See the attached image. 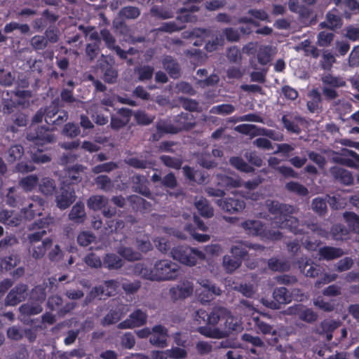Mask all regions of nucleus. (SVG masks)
Returning a JSON list of instances; mask_svg holds the SVG:
<instances>
[{"instance_id":"11","label":"nucleus","mask_w":359,"mask_h":359,"mask_svg":"<svg viewBox=\"0 0 359 359\" xmlns=\"http://www.w3.org/2000/svg\"><path fill=\"white\" fill-rule=\"evenodd\" d=\"M147 315L140 309H137L130 314L128 318L118 325L119 329H132L146 323Z\"/></svg>"},{"instance_id":"40","label":"nucleus","mask_w":359,"mask_h":359,"mask_svg":"<svg viewBox=\"0 0 359 359\" xmlns=\"http://www.w3.org/2000/svg\"><path fill=\"white\" fill-rule=\"evenodd\" d=\"M108 204V199L102 196H93L87 201L89 208L97 210L106 208Z\"/></svg>"},{"instance_id":"35","label":"nucleus","mask_w":359,"mask_h":359,"mask_svg":"<svg viewBox=\"0 0 359 359\" xmlns=\"http://www.w3.org/2000/svg\"><path fill=\"white\" fill-rule=\"evenodd\" d=\"M39 183V178L35 175H27L20 180L18 184L25 191H32Z\"/></svg>"},{"instance_id":"60","label":"nucleus","mask_w":359,"mask_h":359,"mask_svg":"<svg viewBox=\"0 0 359 359\" xmlns=\"http://www.w3.org/2000/svg\"><path fill=\"white\" fill-rule=\"evenodd\" d=\"M133 179L134 183L140 182V184L139 186L134 187L135 191L140 193L142 195L148 196L150 194V193L149 189L144 185V182L146 181L144 177L140 176H135L133 177Z\"/></svg>"},{"instance_id":"27","label":"nucleus","mask_w":359,"mask_h":359,"mask_svg":"<svg viewBox=\"0 0 359 359\" xmlns=\"http://www.w3.org/2000/svg\"><path fill=\"white\" fill-rule=\"evenodd\" d=\"M86 212L84 209V205L81 203H76L72 208L69 214V219L74 221L76 223H82L86 219Z\"/></svg>"},{"instance_id":"53","label":"nucleus","mask_w":359,"mask_h":359,"mask_svg":"<svg viewBox=\"0 0 359 359\" xmlns=\"http://www.w3.org/2000/svg\"><path fill=\"white\" fill-rule=\"evenodd\" d=\"M20 262V259L16 255H11L2 259L0 262V267L9 271L16 266Z\"/></svg>"},{"instance_id":"29","label":"nucleus","mask_w":359,"mask_h":359,"mask_svg":"<svg viewBox=\"0 0 359 359\" xmlns=\"http://www.w3.org/2000/svg\"><path fill=\"white\" fill-rule=\"evenodd\" d=\"M274 51L271 46H260L258 49L257 57L258 62L262 65H266L271 60Z\"/></svg>"},{"instance_id":"18","label":"nucleus","mask_w":359,"mask_h":359,"mask_svg":"<svg viewBox=\"0 0 359 359\" xmlns=\"http://www.w3.org/2000/svg\"><path fill=\"white\" fill-rule=\"evenodd\" d=\"M27 287L25 285H19L15 287L8 294L6 298V304L8 306H15L24 300L26 297V291Z\"/></svg>"},{"instance_id":"3","label":"nucleus","mask_w":359,"mask_h":359,"mask_svg":"<svg viewBox=\"0 0 359 359\" xmlns=\"http://www.w3.org/2000/svg\"><path fill=\"white\" fill-rule=\"evenodd\" d=\"M266 205L269 211L275 215L271 223L273 227L288 228L294 233L299 231L297 230L298 219L292 216L297 212V209L294 207L270 200L266 201Z\"/></svg>"},{"instance_id":"22","label":"nucleus","mask_w":359,"mask_h":359,"mask_svg":"<svg viewBox=\"0 0 359 359\" xmlns=\"http://www.w3.org/2000/svg\"><path fill=\"white\" fill-rule=\"evenodd\" d=\"M330 172L336 180L340 181L345 185H350L353 182L352 174L346 169L334 166L330 168Z\"/></svg>"},{"instance_id":"48","label":"nucleus","mask_w":359,"mask_h":359,"mask_svg":"<svg viewBox=\"0 0 359 359\" xmlns=\"http://www.w3.org/2000/svg\"><path fill=\"white\" fill-rule=\"evenodd\" d=\"M269 267L274 271H286L290 269V264L283 260L271 258L269 260Z\"/></svg>"},{"instance_id":"28","label":"nucleus","mask_w":359,"mask_h":359,"mask_svg":"<svg viewBox=\"0 0 359 359\" xmlns=\"http://www.w3.org/2000/svg\"><path fill=\"white\" fill-rule=\"evenodd\" d=\"M253 321L255 323L256 327L258 329V332H261L263 334H271L272 336L276 337L277 334V332L274 330L271 325L268 323L261 320L258 317H254L252 318ZM277 342V338L274 337L273 339V342H270L271 344H274Z\"/></svg>"},{"instance_id":"62","label":"nucleus","mask_w":359,"mask_h":359,"mask_svg":"<svg viewBox=\"0 0 359 359\" xmlns=\"http://www.w3.org/2000/svg\"><path fill=\"white\" fill-rule=\"evenodd\" d=\"M62 134L69 137H75L80 134V129L76 125L68 123L65 126Z\"/></svg>"},{"instance_id":"52","label":"nucleus","mask_w":359,"mask_h":359,"mask_svg":"<svg viewBox=\"0 0 359 359\" xmlns=\"http://www.w3.org/2000/svg\"><path fill=\"white\" fill-rule=\"evenodd\" d=\"M336 62L335 57L330 52L324 51L320 60L321 67L324 70H330L334 63Z\"/></svg>"},{"instance_id":"21","label":"nucleus","mask_w":359,"mask_h":359,"mask_svg":"<svg viewBox=\"0 0 359 359\" xmlns=\"http://www.w3.org/2000/svg\"><path fill=\"white\" fill-rule=\"evenodd\" d=\"M20 222L21 217L17 212L5 209L0 211V223L7 226H17Z\"/></svg>"},{"instance_id":"17","label":"nucleus","mask_w":359,"mask_h":359,"mask_svg":"<svg viewBox=\"0 0 359 359\" xmlns=\"http://www.w3.org/2000/svg\"><path fill=\"white\" fill-rule=\"evenodd\" d=\"M128 311V306L123 304L117 305L115 309H111L102 319L103 325H109L118 321Z\"/></svg>"},{"instance_id":"49","label":"nucleus","mask_w":359,"mask_h":359,"mask_svg":"<svg viewBox=\"0 0 359 359\" xmlns=\"http://www.w3.org/2000/svg\"><path fill=\"white\" fill-rule=\"evenodd\" d=\"M235 111V107L230 104H223L212 107L210 112L212 114H216L219 115H229L232 114Z\"/></svg>"},{"instance_id":"12","label":"nucleus","mask_w":359,"mask_h":359,"mask_svg":"<svg viewBox=\"0 0 359 359\" xmlns=\"http://www.w3.org/2000/svg\"><path fill=\"white\" fill-rule=\"evenodd\" d=\"M43 201L38 197L28 200L27 204L22 208L21 212L25 215L27 219H31L34 215L41 214L43 210Z\"/></svg>"},{"instance_id":"54","label":"nucleus","mask_w":359,"mask_h":359,"mask_svg":"<svg viewBox=\"0 0 359 359\" xmlns=\"http://www.w3.org/2000/svg\"><path fill=\"white\" fill-rule=\"evenodd\" d=\"M230 163L235 167L236 169L245 172H250L252 171V167H250L248 163H246L242 158L238 157H232L229 160Z\"/></svg>"},{"instance_id":"33","label":"nucleus","mask_w":359,"mask_h":359,"mask_svg":"<svg viewBox=\"0 0 359 359\" xmlns=\"http://www.w3.org/2000/svg\"><path fill=\"white\" fill-rule=\"evenodd\" d=\"M195 206L201 216L204 217H212L214 215V210L210 205L205 198H200L195 201Z\"/></svg>"},{"instance_id":"37","label":"nucleus","mask_w":359,"mask_h":359,"mask_svg":"<svg viewBox=\"0 0 359 359\" xmlns=\"http://www.w3.org/2000/svg\"><path fill=\"white\" fill-rule=\"evenodd\" d=\"M275 302L278 304H289L292 301V297L285 287L276 288L273 292Z\"/></svg>"},{"instance_id":"46","label":"nucleus","mask_w":359,"mask_h":359,"mask_svg":"<svg viewBox=\"0 0 359 359\" xmlns=\"http://www.w3.org/2000/svg\"><path fill=\"white\" fill-rule=\"evenodd\" d=\"M198 331L201 334L210 338L222 339L225 337V333L222 332L219 328L201 327L198 329Z\"/></svg>"},{"instance_id":"57","label":"nucleus","mask_w":359,"mask_h":359,"mask_svg":"<svg viewBox=\"0 0 359 359\" xmlns=\"http://www.w3.org/2000/svg\"><path fill=\"white\" fill-rule=\"evenodd\" d=\"M344 217L350 228L355 231H359V218L355 213L345 212L344 214Z\"/></svg>"},{"instance_id":"36","label":"nucleus","mask_w":359,"mask_h":359,"mask_svg":"<svg viewBox=\"0 0 359 359\" xmlns=\"http://www.w3.org/2000/svg\"><path fill=\"white\" fill-rule=\"evenodd\" d=\"M103 265L109 269H118L123 265V261L114 254H107L103 259Z\"/></svg>"},{"instance_id":"23","label":"nucleus","mask_w":359,"mask_h":359,"mask_svg":"<svg viewBox=\"0 0 359 359\" xmlns=\"http://www.w3.org/2000/svg\"><path fill=\"white\" fill-rule=\"evenodd\" d=\"M299 268L303 273L311 278L317 276L320 271L318 265L311 263L308 259H302L299 262Z\"/></svg>"},{"instance_id":"41","label":"nucleus","mask_w":359,"mask_h":359,"mask_svg":"<svg viewBox=\"0 0 359 359\" xmlns=\"http://www.w3.org/2000/svg\"><path fill=\"white\" fill-rule=\"evenodd\" d=\"M297 51L301 50H304L306 55H311L314 58H317L319 56V50L314 46L311 45V42L309 40H304L301 42L299 45L294 47Z\"/></svg>"},{"instance_id":"2","label":"nucleus","mask_w":359,"mask_h":359,"mask_svg":"<svg viewBox=\"0 0 359 359\" xmlns=\"http://www.w3.org/2000/svg\"><path fill=\"white\" fill-rule=\"evenodd\" d=\"M135 271L147 280L168 281L177 279L180 275V266L171 260L160 259L154 263L151 269L143 268L141 264H137Z\"/></svg>"},{"instance_id":"61","label":"nucleus","mask_w":359,"mask_h":359,"mask_svg":"<svg viewBox=\"0 0 359 359\" xmlns=\"http://www.w3.org/2000/svg\"><path fill=\"white\" fill-rule=\"evenodd\" d=\"M120 14L126 18L135 19L140 15V12L136 7L126 6L121 10Z\"/></svg>"},{"instance_id":"43","label":"nucleus","mask_w":359,"mask_h":359,"mask_svg":"<svg viewBox=\"0 0 359 359\" xmlns=\"http://www.w3.org/2000/svg\"><path fill=\"white\" fill-rule=\"evenodd\" d=\"M24 154L23 147L20 144H15L9 148L6 156V160L10 163H13L19 160Z\"/></svg>"},{"instance_id":"19","label":"nucleus","mask_w":359,"mask_h":359,"mask_svg":"<svg viewBox=\"0 0 359 359\" xmlns=\"http://www.w3.org/2000/svg\"><path fill=\"white\" fill-rule=\"evenodd\" d=\"M118 287V283L116 280H107L104 283V287H95L90 293V299L98 297L102 294L111 296L115 294Z\"/></svg>"},{"instance_id":"64","label":"nucleus","mask_w":359,"mask_h":359,"mask_svg":"<svg viewBox=\"0 0 359 359\" xmlns=\"http://www.w3.org/2000/svg\"><path fill=\"white\" fill-rule=\"evenodd\" d=\"M169 357L173 359H184L187 356L185 349L179 347H174L167 350Z\"/></svg>"},{"instance_id":"4","label":"nucleus","mask_w":359,"mask_h":359,"mask_svg":"<svg viewBox=\"0 0 359 359\" xmlns=\"http://www.w3.org/2000/svg\"><path fill=\"white\" fill-rule=\"evenodd\" d=\"M27 139L33 142L38 147L39 152L31 151V158L34 163L39 164L50 161V157L46 154H43L39 147H43L55 140V137L51 131L43 127L35 128L34 126H32L27 134Z\"/></svg>"},{"instance_id":"5","label":"nucleus","mask_w":359,"mask_h":359,"mask_svg":"<svg viewBox=\"0 0 359 359\" xmlns=\"http://www.w3.org/2000/svg\"><path fill=\"white\" fill-rule=\"evenodd\" d=\"M170 254L175 260L189 266L196 265L198 260L205 259V255L203 251L187 245L174 247Z\"/></svg>"},{"instance_id":"26","label":"nucleus","mask_w":359,"mask_h":359,"mask_svg":"<svg viewBox=\"0 0 359 359\" xmlns=\"http://www.w3.org/2000/svg\"><path fill=\"white\" fill-rule=\"evenodd\" d=\"M83 169V168L82 166L77 165L71 170H68L62 184L66 186H71L72 184L79 182L81 179L80 172L82 171Z\"/></svg>"},{"instance_id":"16","label":"nucleus","mask_w":359,"mask_h":359,"mask_svg":"<svg viewBox=\"0 0 359 359\" xmlns=\"http://www.w3.org/2000/svg\"><path fill=\"white\" fill-rule=\"evenodd\" d=\"M224 320V329L221 330L225 333V337L233 332H241L243 330L241 320L233 316L229 311H228V315L225 316Z\"/></svg>"},{"instance_id":"9","label":"nucleus","mask_w":359,"mask_h":359,"mask_svg":"<svg viewBox=\"0 0 359 359\" xmlns=\"http://www.w3.org/2000/svg\"><path fill=\"white\" fill-rule=\"evenodd\" d=\"M76 200L75 191L71 186L62 184L60 191L55 196L57 208L65 210L69 208Z\"/></svg>"},{"instance_id":"50","label":"nucleus","mask_w":359,"mask_h":359,"mask_svg":"<svg viewBox=\"0 0 359 359\" xmlns=\"http://www.w3.org/2000/svg\"><path fill=\"white\" fill-rule=\"evenodd\" d=\"M241 265V260L238 258H232L229 255L223 257V266L228 272H233Z\"/></svg>"},{"instance_id":"20","label":"nucleus","mask_w":359,"mask_h":359,"mask_svg":"<svg viewBox=\"0 0 359 359\" xmlns=\"http://www.w3.org/2000/svg\"><path fill=\"white\" fill-rule=\"evenodd\" d=\"M282 121L287 131L296 134L300 133V126L304 123L303 118L292 114L284 115L282 117Z\"/></svg>"},{"instance_id":"15","label":"nucleus","mask_w":359,"mask_h":359,"mask_svg":"<svg viewBox=\"0 0 359 359\" xmlns=\"http://www.w3.org/2000/svg\"><path fill=\"white\" fill-rule=\"evenodd\" d=\"M132 111L127 108L118 109L116 115L111 116L110 125L112 128L118 130L124 127L130 121Z\"/></svg>"},{"instance_id":"55","label":"nucleus","mask_w":359,"mask_h":359,"mask_svg":"<svg viewBox=\"0 0 359 359\" xmlns=\"http://www.w3.org/2000/svg\"><path fill=\"white\" fill-rule=\"evenodd\" d=\"M95 237L88 231H82L77 236V242L81 246H88L94 242Z\"/></svg>"},{"instance_id":"59","label":"nucleus","mask_w":359,"mask_h":359,"mask_svg":"<svg viewBox=\"0 0 359 359\" xmlns=\"http://www.w3.org/2000/svg\"><path fill=\"white\" fill-rule=\"evenodd\" d=\"M161 161L167 167L175 169H179L182 165V161L178 158H173L169 156L163 155L161 156Z\"/></svg>"},{"instance_id":"38","label":"nucleus","mask_w":359,"mask_h":359,"mask_svg":"<svg viewBox=\"0 0 359 359\" xmlns=\"http://www.w3.org/2000/svg\"><path fill=\"white\" fill-rule=\"evenodd\" d=\"M228 315V310L224 307H215L208 317L209 324L215 325L220 320H224L225 316Z\"/></svg>"},{"instance_id":"47","label":"nucleus","mask_w":359,"mask_h":359,"mask_svg":"<svg viewBox=\"0 0 359 359\" xmlns=\"http://www.w3.org/2000/svg\"><path fill=\"white\" fill-rule=\"evenodd\" d=\"M118 253L128 261L139 260L141 258V254L133 251L130 248L121 247L118 250Z\"/></svg>"},{"instance_id":"56","label":"nucleus","mask_w":359,"mask_h":359,"mask_svg":"<svg viewBox=\"0 0 359 359\" xmlns=\"http://www.w3.org/2000/svg\"><path fill=\"white\" fill-rule=\"evenodd\" d=\"M333 39V33L325 31L320 32L318 35V44L322 47H327L331 43Z\"/></svg>"},{"instance_id":"51","label":"nucleus","mask_w":359,"mask_h":359,"mask_svg":"<svg viewBox=\"0 0 359 359\" xmlns=\"http://www.w3.org/2000/svg\"><path fill=\"white\" fill-rule=\"evenodd\" d=\"M299 318L306 323H311L317 320L318 314L311 309H306L302 306L301 310L299 311Z\"/></svg>"},{"instance_id":"45","label":"nucleus","mask_w":359,"mask_h":359,"mask_svg":"<svg viewBox=\"0 0 359 359\" xmlns=\"http://www.w3.org/2000/svg\"><path fill=\"white\" fill-rule=\"evenodd\" d=\"M200 284L202 285L203 289V292H207V299L202 298L201 299L203 301H209L212 298V295H219L221 294V290L219 287H217L215 285H212L208 280H202L200 282Z\"/></svg>"},{"instance_id":"6","label":"nucleus","mask_w":359,"mask_h":359,"mask_svg":"<svg viewBox=\"0 0 359 359\" xmlns=\"http://www.w3.org/2000/svg\"><path fill=\"white\" fill-rule=\"evenodd\" d=\"M241 226L248 234L258 236L262 239L278 240L281 236L278 231H266L262 223L259 220H247L242 223Z\"/></svg>"},{"instance_id":"32","label":"nucleus","mask_w":359,"mask_h":359,"mask_svg":"<svg viewBox=\"0 0 359 359\" xmlns=\"http://www.w3.org/2000/svg\"><path fill=\"white\" fill-rule=\"evenodd\" d=\"M217 183L219 186L227 189L241 187V180L238 178H233L225 175H217Z\"/></svg>"},{"instance_id":"7","label":"nucleus","mask_w":359,"mask_h":359,"mask_svg":"<svg viewBox=\"0 0 359 359\" xmlns=\"http://www.w3.org/2000/svg\"><path fill=\"white\" fill-rule=\"evenodd\" d=\"M194 126L193 116L191 114H182L178 116L177 125L172 126L164 121L157 123V129L160 133H177L181 130H189Z\"/></svg>"},{"instance_id":"1","label":"nucleus","mask_w":359,"mask_h":359,"mask_svg":"<svg viewBox=\"0 0 359 359\" xmlns=\"http://www.w3.org/2000/svg\"><path fill=\"white\" fill-rule=\"evenodd\" d=\"M50 222L51 219L45 218L36 221L31 225L30 229L34 231L27 236L28 251L29 255L35 259L42 258L47 249L52 245V240L50 238L41 241L42 238L47 233Z\"/></svg>"},{"instance_id":"8","label":"nucleus","mask_w":359,"mask_h":359,"mask_svg":"<svg viewBox=\"0 0 359 359\" xmlns=\"http://www.w3.org/2000/svg\"><path fill=\"white\" fill-rule=\"evenodd\" d=\"M194 291L193 283L189 279H184L169 290L170 297L172 300L185 299L191 296Z\"/></svg>"},{"instance_id":"44","label":"nucleus","mask_w":359,"mask_h":359,"mask_svg":"<svg viewBox=\"0 0 359 359\" xmlns=\"http://www.w3.org/2000/svg\"><path fill=\"white\" fill-rule=\"evenodd\" d=\"M46 285L44 283L36 286L31 292V300L41 304L46 297Z\"/></svg>"},{"instance_id":"14","label":"nucleus","mask_w":359,"mask_h":359,"mask_svg":"<svg viewBox=\"0 0 359 359\" xmlns=\"http://www.w3.org/2000/svg\"><path fill=\"white\" fill-rule=\"evenodd\" d=\"M62 304V299L61 297L57 295L51 296L47 302L48 307L51 310H57V313L60 316H65L76 306L75 303L71 302L67 303L64 306L60 307Z\"/></svg>"},{"instance_id":"42","label":"nucleus","mask_w":359,"mask_h":359,"mask_svg":"<svg viewBox=\"0 0 359 359\" xmlns=\"http://www.w3.org/2000/svg\"><path fill=\"white\" fill-rule=\"evenodd\" d=\"M163 67L168 72L172 78H178L180 76V67L171 57L166 56L163 61Z\"/></svg>"},{"instance_id":"31","label":"nucleus","mask_w":359,"mask_h":359,"mask_svg":"<svg viewBox=\"0 0 359 359\" xmlns=\"http://www.w3.org/2000/svg\"><path fill=\"white\" fill-rule=\"evenodd\" d=\"M322 27L326 26L331 29L340 28L342 25L341 18L337 10L330 11L326 15V22L321 23Z\"/></svg>"},{"instance_id":"24","label":"nucleus","mask_w":359,"mask_h":359,"mask_svg":"<svg viewBox=\"0 0 359 359\" xmlns=\"http://www.w3.org/2000/svg\"><path fill=\"white\" fill-rule=\"evenodd\" d=\"M309 100L307 102V108L311 113L318 112L321 108V96L317 89H313L308 93Z\"/></svg>"},{"instance_id":"13","label":"nucleus","mask_w":359,"mask_h":359,"mask_svg":"<svg viewBox=\"0 0 359 359\" xmlns=\"http://www.w3.org/2000/svg\"><path fill=\"white\" fill-rule=\"evenodd\" d=\"M168 330L161 325H156L152 328L150 343L160 348H165L168 346Z\"/></svg>"},{"instance_id":"30","label":"nucleus","mask_w":359,"mask_h":359,"mask_svg":"<svg viewBox=\"0 0 359 359\" xmlns=\"http://www.w3.org/2000/svg\"><path fill=\"white\" fill-rule=\"evenodd\" d=\"M343 254V250L337 248L324 247L319 250L320 259L331 260L340 257Z\"/></svg>"},{"instance_id":"10","label":"nucleus","mask_w":359,"mask_h":359,"mask_svg":"<svg viewBox=\"0 0 359 359\" xmlns=\"http://www.w3.org/2000/svg\"><path fill=\"white\" fill-rule=\"evenodd\" d=\"M215 203L226 212L234 214L241 212L245 208L244 201L235 197H229L215 201Z\"/></svg>"},{"instance_id":"39","label":"nucleus","mask_w":359,"mask_h":359,"mask_svg":"<svg viewBox=\"0 0 359 359\" xmlns=\"http://www.w3.org/2000/svg\"><path fill=\"white\" fill-rule=\"evenodd\" d=\"M41 193L44 195H52L55 190V184L53 180L49 177H43L38 183Z\"/></svg>"},{"instance_id":"58","label":"nucleus","mask_w":359,"mask_h":359,"mask_svg":"<svg viewBox=\"0 0 359 359\" xmlns=\"http://www.w3.org/2000/svg\"><path fill=\"white\" fill-rule=\"evenodd\" d=\"M285 187L288 191L301 196H305L308 193L307 189L298 182H290L287 183Z\"/></svg>"},{"instance_id":"34","label":"nucleus","mask_w":359,"mask_h":359,"mask_svg":"<svg viewBox=\"0 0 359 359\" xmlns=\"http://www.w3.org/2000/svg\"><path fill=\"white\" fill-rule=\"evenodd\" d=\"M321 81L323 86H328L332 88H339L346 86V83L343 78L339 76H334L330 74L323 75Z\"/></svg>"},{"instance_id":"63","label":"nucleus","mask_w":359,"mask_h":359,"mask_svg":"<svg viewBox=\"0 0 359 359\" xmlns=\"http://www.w3.org/2000/svg\"><path fill=\"white\" fill-rule=\"evenodd\" d=\"M96 184L100 189L104 191H109L113 187L111 180L106 175L97 177L96 178Z\"/></svg>"},{"instance_id":"25","label":"nucleus","mask_w":359,"mask_h":359,"mask_svg":"<svg viewBox=\"0 0 359 359\" xmlns=\"http://www.w3.org/2000/svg\"><path fill=\"white\" fill-rule=\"evenodd\" d=\"M19 311L24 316L36 315L42 311V306L40 303L31 300L27 304L21 305L19 307Z\"/></svg>"}]
</instances>
